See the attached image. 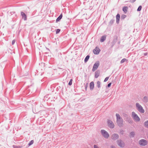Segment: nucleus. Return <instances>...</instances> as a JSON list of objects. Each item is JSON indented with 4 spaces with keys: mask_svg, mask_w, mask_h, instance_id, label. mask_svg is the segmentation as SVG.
I'll return each instance as SVG.
<instances>
[{
    "mask_svg": "<svg viewBox=\"0 0 148 148\" xmlns=\"http://www.w3.org/2000/svg\"><path fill=\"white\" fill-rule=\"evenodd\" d=\"M116 23L117 24H119V23L120 18V15L118 13L116 16Z\"/></svg>",
    "mask_w": 148,
    "mask_h": 148,
    "instance_id": "nucleus-12",
    "label": "nucleus"
},
{
    "mask_svg": "<svg viewBox=\"0 0 148 148\" xmlns=\"http://www.w3.org/2000/svg\"><path fill=\"white\" fill-rule=\"evenodd\" d=\"M86 88H87V85L86 86Z\"/></svg>",
    "mask_w": 148,
    "mask_h": 148,
    "instance_id": "nucleus-40",
    "label": "nucleus"
},
{
    "mask_svg": "<svg viewBox=\"0 0 148 148\" xmlns=\"http://www.w3.org/2000/svg\"><path fill=\"white\" fill-rule=\"evenodd\" d=\"M132 115L135 121H139L140 120V119L138 117V115L135 114L134 112H132Z\"/></svg>",
    "mask_w": 148,
    "mask_h": 148,
    "instance_id": "nucleus-4",
    "label": "nucleus"
},
{
    "mask_svg": "<svg viewBox=\"0 0 148 148\" xmlns=\"http://www.w3.org/2000/svg\"><path fill=\"white\" fill-rule=\"evenodd\" d=\"M111 84H108V87H110L111 86Z\"/></svg>",
    "mask_w": 148,
    "mask_h": 148,
    "instance_id": "nucleus-35",
    "label": "nucleus"
},
{
    "mask_svg": "<svg viewBox=\"0 0 148 148\" xmlns=\"http://www.w3.org/2000/svg\"><path fill=\"white\" fill-rule=\"evenodd\" d=\"M128 8L127 6H124L123 8V10L125 13H126L127 12Z\"/></svg>",
    "mask_w": 148,
    "mask_h": 148,
    "instance_id": "nucleus-17",
    "label": "nucleus"
},
{
    "mask_svg": "<svg viewBox=\"0 0 148 148\" xmlns=\"http://www.w3.org/2000/svg\"><path fill=\"white\" fill-rule=\"evenodd\" d=\"M94 148H99L97 145H95L94 146Z\"/></svg>",
    "mask_w": 148,
    "mask_h": 148,
    "instance_id": "nucleus-33",
    "label": "nucleus"
},
{
    "mask_svg": "<svg viewBox=\"0 0 148 148\" xmlns=\"http://www.w3.org/2000/svg\"><path fill=\"white\" fill-rule=\"evenodd\" d=\"M106 36L104 35L102 36L100 38V42H103L106 39Z\"/></svg>",
    "mask_w": 148,
    "mask_h": 148,
    "instance_id": "nucleus-11",
    "label": "nucleus"
},
{
    "mask_svg": "<svg viewBox=\"0 0 148 148\" xmlns=\"http://www.w3.org/2000/svg\"><path fill=\"white\" fill-rule=\"evenodd\" d=\"M109 83L111 84L112 83H111V82H110Z\"/></svg>",
    "mask_w": 148,
    "mask_h": 148,
    "instance_id": "nucleus-42",
    "label": "nucleus"
},
{
    "mask_svg": "<svg viewBox=\"0 0 148 148\" xmlns=\"http://www.w3.org/2000/svg\"><path fill=\"white\" fill-rule=\"evenodd\" d=\"M145 127H148V121L145 123Z\"/></svg>",
    "mask_w": 148,
    "mask_h": 148,
    "instance_id": "nucleus-23",
    "label": "nucleus"
},
{
    "mask_svg": "<svg viewBox=\"0 0 148 148\" xmlns=\"http://www.w3.org/2000/svg\"><path fill=\"white\" fill-rule=\"evenodd\" d=\"M136 1V0H130L129 1L131 3H133Z\"/></svg>",
    "mask_w": 148,
    "mask_h": 148,
    "instance_id": "nucleus-28",
    "label": "nucleus"
},
{
    "mask_svg": "<svg viewBox=\"0 0 148 148\" xmlns=\"http://www.w3.org/2000/svg\"><path fill=\"white\" fill-rule=\"evenodd\" d=\"M89 58L90 56L89 55H88L84 59V62H87L88 60H89Z\"/></svg>",
    "mask_w": 148,
    "mask_h": 148,
    "instance_id": "nucleus-18",
    "label": "nucleus"
},
{
    "mask_svg": "<svg viewBox=\"0 0 148 148\" xmlns=\"http://www.w3.org/2000/svg\"><path fill=\"white\" fill-rule=\"evenodd\" d=\"M90 83H94L93 82H91Z\"/></svg>",
    "mask_w": 148,
    "mask_h": 148,
    "instance_id": "nucleus-38",
    "label": "nucleus"
},
{
    "mask_svg": "<svg viewBox=\"0 0 148 148\" xmlns=\"http://www.w3.org/2000/svg\"><path fill=\"white\" fill-rule=\"evenodd\" d=\"M90 89H93L94 87V84H90Z\"/></svg>",
    "mask_w": 148,
    "mask_h": 148,
    "instance_id": "nucleus-20",
    "label": "nucleus"
},
{
    "mask_svg": "<svg viewBox=\"0 0 148 148\" xmlns=\"http://www.w3.org/2000/svg\"><path fill=\"white\" fill-rule=\"evenodd\" d=\"M15 41V40H14L12 41V45H13L14 44Z\"/></svg>",
    "mask_w": 148,
    "mask_h": 148,
    "instance_id": "nucleus-29",
    "label": "nucleus"
},
{
    "mask_svg": "<svg viewBox=\"0 0 148 148\" xmlns=\"http://www.w3.org/2000/svg\"><path fill=\"white\" fill-rule=\"evenodd\" d=\"M108 126L111 128H113L114 127V125L112 122L110 120H108Z\"/></svg>",
    "mask_w": 148,
    "mask_h": 148,
    "instance_id": "nucleus-10",
    "label": "nucleus"
},
{
    "mask_svg": "<svg viewBox=\"0 0 148 148\" xmlns=\"http://www.w3.org/2000/svg\"><path fill=\"white\" fill-rule=\"evenodd\" d=\"M147 141L144 139H142L139 141V144L141 146H145L147 145Z\"/></svg>",
    "mask_w": 148,
    "mask_h": 148,
    "instance_id": "nucleus-6",
    "label": "nucleus"
},
{
    "mask_svg": "<svg viewBox=\"0 0 148 148\" xmlns=\"http://www.w3.org/2000/svg\"><path fill=\"white\" fill-rule=\"evenodd\" d=\"M102 135L105 138H107L109 136V134L108 132L104 130H102L101 131Z\"/></svg>",
    "mask_w": 148,
    "mask_h": 148,
    "instance_id": "nucleus-5",
    "label": "nucleus"
},
{
    "mask_svg": "<svg viewBox=\"0 0 148 148\" xmlns=\"http://www.w3.org/2000/svg\"><path fill=\"white\" fill-rule=\"evenodd\" d=\"M100 51V49L99 48L96 47V48L93 49V52L94 54L97 55L99 53Z\"/></svg>",
    "mask_w": 148,
    "mask_h": 148,
    "instance_id": "nucleus-7",
    "label": "nucleus"
},
{
    "mask_svg": "<svg viewBox=\"0 0 148 148\" xmlns=\"http://www.w3.org/2000/svg\"><path fill=\"white\" fill-rule=\"evenodd\" d=\"M97 83H100V82L99 81H98L97 82Z\"/></svg>",
    "mask_w": 148,
    "mask_h": 148,
    "instance_id": "nucleus-37",
    "label": "nucleus"
},
{
    "mask_svg": "<svg viewBox=\"0 0 148 148\" xmlns=\"http://www.w3.org/2000/svg\"><path fill=\"white\" fill-rule=\"evenodd\" d=\"M21 15L22 17V18L23 19L24 21H26L27 19V16L26 14L23 12H21Z\"/></svg>",
    "mask_w": 148,
    "mask_h": 148,
    "instance_id": "nucleus-9",
    "label": "nucleus"
},
{
    "mask_svg": "<svg viewBox=\"0 0 148 148\" xmlns=\"http://www.w3.org/2000/svg\"><path fill=\"white\" fill-rule=\"evenodd\" d=\"M115 21V20L114 18L112 19L109 22L108 24L109 25L111 26L113 23H114Z\"/></svg>",
    "mask_w": 148,
    "mask_h": 148,
    "instance_id": "nucleus-16",
    "label": "nucleus"
},
{
    "mask_svg": "<svg viewBox=\"0 0 148 148\" xmlns=\"http://www.w3.org/2000/svg\"><path fill=\"white\" fill-rule=\"evenodd\" d=\"M100 65L99 61H97L93 65L92 69V71L93 72L95 71L98 68Z\"/></svg>",
    "mask_w": 148,
    "mask_h": 148,
    "instance_id": "nucleus-2",
    "label": "nucleus"
},
{
    "mask_svg": "<svg viewBox=\"0 0 148 148\" xmlns=\"http://www.w3.org/2000/svg\"><path fill=\"white\" fill-rule=\"evenodd\" d=\"M72 81H73L72 79H71L68 83H72Z\"/></svg>",
    "mask_w": 148,
    "mask_h": 148,
    "instance_id": "nucleus-31",
    "label": "nucleus"
},
{
    "mask_svg": "<svg viewBox=\"0 0 148 148\" xmlns=\"http://www.w3.org/2000/svg\"><path fill=\"white\" fill-rule=\"evenodd\" d=\"M142 6L141 5L139 6L138 7V9H137V11H140L141 10V9H142Z\"/></svg>",
    "mask_w": 148,
    "mask_h": 148,
    "instance_id": "nucleus-22",
    "label": "nucleus"
},
{
    "mask_svg": "<svg viewBox=\"0 0 148 148\" xmlns=\"http://www.w3.org/2000/svg\"><path fill=\"white\" fill-rule=\"evenodd\" d=\"M62 14H61L60 16L57 18L56 21V22L59 21L60 20L62 19Z\"/></svg>",
    "mask_w": 148,
    "mask_h": 148,
    "instance_id": "nucleus-15",
    "label": "nucleus"
},
{
    "mask_svg": "<svg viewBox=\"0 0 148 148\" xmlns=\"http://www.w3.org/2000/svg\"><path fill=\"white\" fill-rule=\"evenodd\" d=\"M69 84V85H71V84Z\"/></svg>",
    "mask_w": 148,
    "mask_h": 148,
    "instance_id": "nucleus-41",
    "label": "nucleus"
},
{
    "mask_svg": "<svg viewBox=\"0 0 148 148\" xmlns=\"http://www.w3.org/2000/svg\"><path fill=\"white\" fill-rule=\"evenodd\" d=\"M128 61L125 58H123L122 59L120 63L122 64L125 62V61Z\"/></svg>",
    "mask_w": 148,
    "mask_h": 148,
    "instance_id": "nucleus-19",
    "label": "nucleus"
},
{
    "mask_svg": "<svg viewBox=\"0 0 148 148\" xmlns=\"http://www.w3.org/2000/svg\"><path fill=\"white\" fill-rule=\"evenodd\" d=\"M109 78V77H106L105 78V79H104V82H106L108 80V79Z\"/></svg>",
    "mask_w": 148,
    "mask_h": 148,
    "instance_id": "nucleus-26",
    "label": "nucleus"
},
{
    "mask_svg": "<svg viewBox=\"0 0 148 148\" xmlns=\"http://www.w3.org/2000/svg\"><path fill=\"white\" fill-rule=\"evenodd\" d=\"M60 31V29H57L56 30V34L59 33Z\"/></svg>",
    "mask_w": 148,
    "mask_h": 148,
    "instance_id": "nucleus-25",
    "label": "nucleus"
},
{
    "mask_svg": "<svg viewBox=\"0 0 148 148\" xmlns=\"http://www.w3.org/2000/svg\"><path fill=\"white\" fill-rule=\"evenodd\" d=\"M46 49H47V50H48V51H50V50H49V49L48 48H47V47H46Z\"/></svg>",
    "mask_w": 148,
    "mask_h": 148,
    "instance_id": "nucleus-36",
    "label": "nucleus"
},
{
    "mask_svg": "<svg viewBox=\"0 0 148 148\" xmlns=\"http://www.w3.org/2000/svg\"><path fill=\"white\" fill-rule=\"evenodd\" d=\"M116 123L117 125L120 127L122 126L123 125L122 119L118 114H116Z\"/></svg>",
    "mask_w": 148,
    "mask_h": 148,
    "instance_id": "nucleus-1",
    "label": "nucleus"
},
{
    "mask_svg": "<svg viewBox=\"0 0 148 148\" xmlns=\"http://www.w3.org/2000/svg\"><path fill=\"white\" fill-rule=\"evenodd\" d=\"M126 17V15L125 14H123L121 17V18L122 19H124Z\"/></svg>",
    "mask_w": 148,
    "mask_h": 148,
    "instance_id": "nucleus-21",
    "label": "nucleus"
},
{
    "mask_svg": "<svg viewBox=\"0 0 148 148\" xmlns=\"http://www.w3.org/2000/svg\"><path fill=\"white\" fill-rule=\"evenodd\" d=\"M118 138V135L116 134H113L112 136V138L113 140H115L117 139Z\"/></svg>",
    "mask_w": 148,
    "mask_h": 148,
    "instance_id": "nucleus-13",
    "label": "nucleus"
},
{
    "mask_svg": "<svg viewBox=\"0 0 148 148\" xmlns=\"http://www.w3.org/2000/svg\"><path fill=\"white\" fill-rule=\"evenodd\" d=\"M111 148H115V147H114L112 146V147H111Z\"/></svg>",
    "mask_w": 148,
    "mask_h": 148,
    "instance_id": "nucleus-39",
    "label": "nucleus"
},
{
    "mask_svg": "<svg viewBox=\"0 0 148 148\" xmlns=\"http://www.w3.org/2000/svg\"><path fill=\"white\" fill-rule=\"evenodd\" d=\"M136 105L138 111L140 112L143 113L144 112V110L141 106L138 103H137Z\"/></svg>",
    "mask_w": 148,
    "mask_h": 148,
    "instance_id": "nucleus-3",
    "label": "nucleus"
},
{
    "mask_svg": "<svg viewBox=\"0 0 148 148\" xmlns=\"http://www.w3.org/2000/svg\"><path fill=\"white\" fill-rule=\"evenodd\" d=\"M134 135V132H132L130 133V135L131 136H133Z\"/></svg>",
    "mask_w": 148,
    "mask_h": 148,
    "instance_id": "nucleus-27",
    "label": "nucleus"
},
{
    "mask_svg": "<svg viewBox=\"0 0 148 148\" xmlns=\"http://www.w3.org/2000/svg\"><path fill=\"white\" fill-rule=\"evenodd\" d=\"M100 71L99 70L97 71L95 73V78H97L99 76Z\"/></svg>",
    "mask_w": 148,
    "mask_h": 148,
    "instance_id": "nucleus-14",
    "label": "nucleus"
},
{
    "mask_svg": "<svg viewBox=\"0 0 148 148\" xmlns=\"http://www.w3.org/2000/svg\"><path fill=\"white\" fill-rule=\"evenodd\" d=\"M34 142V141L33 140H32L28 144L29 146H30V145L32 144Z\"/></svg>",
    "mask_w": 148,
    "mask_h": 148,
    "instance_id": "nucleus-24",
    "label": "nucleus"
},
{
    "mask_svg": "<svg viewBox=\"0 0 148 148\" xmlns=\"http://www.w3.org/2000/svg\"><path fill=\"white\" fill-rule=\"evenodd\" d=\"M14 148H21V147L20 146H15Z\"/></svg>",
    "mask_w": 148,
    "mask_h": 148,
    "instance_id": "nucleus-32",
    "label": "nucleus"
},
{
    "mask_svg": "<svg viewBox=\"0 0 148 148\" xmlns=\"http://www.w3.org/2000/svg\"><path fill=\"white\" fill-rule=\"evenodd\" d=\"M147 98L146 97H144V100L145 102H146L147 101Z\"/></svg>",
    "mask_w": 148,
    "mask_h": 148,
    "instance_id": "nucleus-30",
    "label": "nucleus"
},
{
    "mask_svg": "<svg viewBox=\"0 0 148 148\" xmlns=\"http://www.w3.org/2000/svg\"><path fill=\"white\" fill-rule=\"evenodd\" d=\"M126 2H128V1H126Z\"/></svg>",
    "mask_w": 148,
    "mask_h": 148,
    "instance_id": "nucleus-43",
    "label": "nucleus"
},
{
    "mask_svg": "<svg viewBox=\"0 0 148 148\" xmlns=\"http://www.w3.org/2000/svg\"><path fill=\"white\" fill-rule=\"evenodd\" d=\"M147 54V53H144V56H146Z\"/></svg>",
    "mask_w": 148,
    "mask_h": 148,
    "instance_id": "nucleus-34",
    "label": "nucleus"
},
{
    "mask_svg": "<svg viewBox=\"0 0 148 148\" xmlns=\"http://www.w3.org/2000/svg\"><path fill=\"white\" fill-rule=\"evenodd\" d=\"M117 143L121 147H123L124 146V143L121 140H118Z\"/></svg>",
    "mask_w": 148,
    "mask_h": 148,
    "instance_id": "nucleus-8",
    "label": "nucleus"
}]
</instances>
